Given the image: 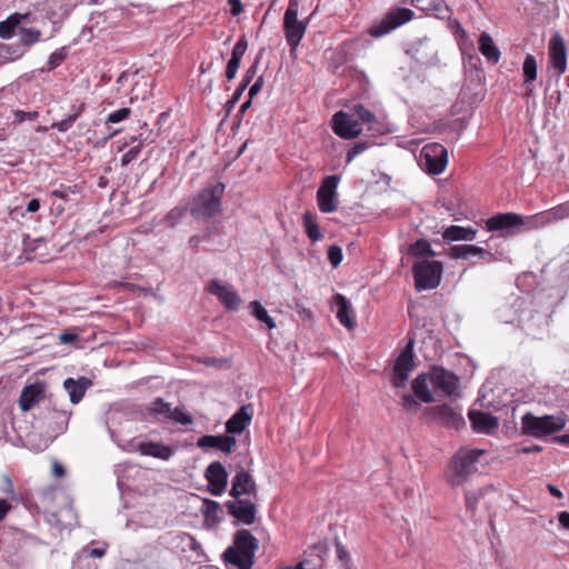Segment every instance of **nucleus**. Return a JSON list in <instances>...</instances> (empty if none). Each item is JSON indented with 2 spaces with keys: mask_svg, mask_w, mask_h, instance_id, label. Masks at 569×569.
<instances>
[{
  "mask_svg": "<svg viewBox=\"0 0 569 569\" xmlns=\"http://www.w3.org/2000/svg\"><path fill=\"white\" fill-rule=\"evenodd\" d=\"M486 453L481 449H459L450 459L445 479L452 488H458L469 482L478 472V462Z\"/></svg>",
  "mask_w": 569,
  "mask_h": 569,
  "instance_id": "obj_1",
  "label": "nucleus"
},
{
  "mask_svg": "<svg viewBox=\"0 0 569 569\" xmlns=\"http://www.w3.org/2000/svg\"><path fill=\"white\" fill-rule=\"evenodd\" d=\"M258 548V539L249 530L241 529L236 532L232 546L226 549L222 557L227 565L238 569H252Z\"/></svg>",
  "mask_w": 569,
  "mask_h": 569,
  "instance_id": "obj_2",
  "label": "nucleus"
},
{
  "mask_svg": "<svg viewBox=\"0 0 569 569\" xmlns=\"http://www.w3.org/2000/svg\"><path fill=\"white\" fill-rule=\"evenodd\" d=\"M566 422L563 413L537 417L531 412H527L521 418V431L523 435L533 438H542L562 430L566 427Z\"/></svg>",
  "mask_w": 569,
  "mask_h": 569,
  "instance_id": "obj_3",
  "label": "nucleus"
},
{
  "mask_svg": "<svg viewBox=\"0 0 569 569\" xmlns=\"http://www.w3.org/2000/svg\"><path fill=\"white\" fill-rule=\"evenodd\" d=\"M226 186L217 182L212 188H206L194 198L191 214L197 220H208L221 212V197Z\"/></svg>",
  "mask_w": 569,
  "mask_h": 569,
  "instance_id": "obj_4",
  "label": "nucleus"
},
{
  "mask_svg": "<svg viewBox=\"0 0 569 569\" xmlns=\"http://www.w3.org/2000/svg\"><path fill=\"white\" fill-rule=\"evenodd\" d=\"M300 3L298 0H290L283 16V31L290 50L293 51L305 37L309 20H299Z\"/></svg>",
  "mask_w": 569,
  "mask_h": 569,
  "instance_id": "obj_5",
  "label": "nucleus"
},
{
  "mask_svg": "<svg viewBox=\"0 0 569 569\" xmlns=\"http://www.w3.org/2000/svg\"><path fill=\"white\" fill-rule=\"evenodd\" d=\"M443 266L437 260H421L413 264L412 273L418 291L435 289L439 286Z\"/></svg>",
  "mask_w": 569,
  "mask_h": 569,
  "instance_id": "obj_6",
  "label": "nucleus"
},
{
  "mask_svg": "<svg viewBox=\"0 0 569 569\" xmlns=\"http://www.w3.org/2000/svg\"><path fill=\"white\" fill-rule=\"evenodd\" d=\"M447 162V149L440 143L426 144L420 151L419 166L429 174H440Z\"/></svg>",
  "mask_w": 569,
  "mask_h": 569,
  "instance_id": "obj_7",
  "label": "nucleus"
},
{
  "mask_svg": "<svg viewBox=\"0 0 569 569\" xmlns=\"http://www.w3.org/2000/svg\"><path fill=\"white\" fill-rule=\"evenodd\" d=\"M257 498H233V500H228L224 506L234 518V525H253L257 521Z\"/></svg>",
  "mask_w": 569,
  "mask_h": 569,
  "instance_id": "obj_8",
  "label": "nucleus"
},
{
  "mask_svg": "<svg viewBox=\"0 0 569 569\" xmlns=\"http://www.w3.org/2000/svg\"><path fill=\"white\" fill-rule=\"evenodd\" d=\"M413 16V11L408 8L390 9L386 17L370 29V34L372 37H382L412 20Z\"/></svg>",
  "mask_w": 569,
  "mask_h": 569,
  "instance_id": "obj_9",
  "label": "nucleus"
},
{
  "mask_svg": "<svg viewBox=\"0 0 569 569\" xmlns=\"http://www.w3.org/2000/svg\"><path fill=\"white\" fill-rule=\"evenodd\" d=\"M413 341H410L400 352L393 363L391 382L396 388H402L415 368Z\"/></svg>",
  "mask_w": 569,
  "mask_h": 569,
  "instance_id": "obj_10",
  "label": "nucleus"
},
{
  "mask_svg": "<svg viewBox=\"0 0 569 569\" xmlns=\"http://www.w3.org/2000/svg\"><path fill=\"white\" fill-rule=\"evenodd\" d=\"M530 218H525L517 213H499L489 218L486 222L488 230L500 231L502 233H515L521 229H529Z\"/></svg>",
  "mask_w": 569,
  "mask_h": 569,
  "instance_id": "obj_11",
  "label": "nucleus"
},
{
  "mask_svg": "<svg viewBox=\"0 0 569 569\" xmlns=\"http://www.w3.org/2000/svg\"><path fill=\"white\" fill-rule=\"evenodd\" d=\"M70 411L58 409L54 407L47 409L42 421V427L46 428L50 437L56 438L58 435L63 433L69 423Z\"/></svg>",
  "mask_w": 569,
  "mask_h": 569,
  "instance_id": "obj_12",
  "label": "nucleus"
},
{
  "mask_svg": "<svg viewBox=\"0 0 569 569\" xmlns=\"http://www.w3.org/2000/svg\"><path fill=\"white\" fill-rule=\"evenodd\" d=\"M333 131L341 138L352 139L362 132V126L353 110L351 114L340 111L333 117Z\"/></svg>",
  "mask_w": 569,
  "mask_h": 569,
  "instance_id": "obj_13",
  "label": "nucleus"
},
{
  "mask_svg": "<svg viewBox=\"0 0 569 569\" xmlns=\"http://www.w3.org/2000/svg\"><path fill=\"white\" fill-rule=\"evenodd\" d=\"M232 498H257V485L252 476L240 468L232 479V486L229 491Z\"/></svg>",
  "mask_w": 569,
  "mask_h": 569,
  "instance_id": "obj_14",
  "label": "nucleus"
},
{
  "mask_svg": "<svg viewBox=\"0 0 569 569\" xmlns=\"http://www.w3.org/2000/svg\"><path fill=\"white\" fill-rule=\"evenodd\" d=\"M207 290L212 296H216L226 309L231 311L238 310L241 298L231 286L224 284L220 280H211L207 286Z\"/></svg>",
  "mask_w": 569,
  "mask_h": 569,
  "instance_id": "obj_15",
  "label": "nucleus"
},
{
  "mask_svg": "<svg viewBox=\"0 0 569 569\" xmlns=\"http://www.w3.org/2000/svg\"><path fill=\"white\" fill-rule=\"evenodd\" d=\"M339 180H323L317 191L318 207L321 212L330 213L338 208L337 187Z\"/></svg>",
  "mask_w": 569,
  "mask_h": 569,
  "instance_id": "obj_16",
  "label": "nucleus"
},
{
  "mask_svg": "<svg viewBox=\"0 0 569 569\" xmlns=\"http://www.w3.org/2000/svg\"><path fill=\"white\" fill-rule=\"evenodd\" d=\"M430 381L436 390L446 396H452L458 386V377L442 367H433L430 372Z\"/></svg>",
  "mask_w": 569,
  "mask_h": 569,
  "instance_id": "obj_17",
  "label": "nucleus"
},
{
  "mask_svg": "<svg viewBox=\"0 0 569 569\" xmlns=\"http://www.w3.org/2000/svg\"><path fill=\"white\" fill-rule=\"evenodd\" d=\"M204 477L213 496H220L224 492L228 483V472L220 461L211 462L204 471Z\"/></svg>",
  "mask_w": 569,
  "mask_h": 569,
  "instance_id": "obj_18",
  "label": "nucleus"
},
{
  "mask_svg": "<svg viewBox=\"0 0 569 569\" xmlns=\"http://www.w3.org/2000/svg\"><path fill=\"white\" fill-rule=\"evenodd\" d=\"M549 68L557 76L562 74L567 68V51L563 39L555 34L549 42Z\"/></svg>",
  "mask_w": 569,
  "mask_h": 569,
  "instance_id": "obj_19",
  "label": "nucleus"
},
{
  "mask_svg": "<svg viewBox=\"0 0 569 569\" xmlns=\"http://www.w3.org/2000/svg\"><path fill=\"white\" fill-rule=\"evenodd\" d=\"M353 111L356 112L358 121L362 126V130L366 129L372 134H383L387 131V126L383 120L378 118L362 104H356L353 107Z\"/></svg>",
  "mask_w": 569,
  "mask_h": 569,
  "instance_id": "obj_20",
  "label": "nucleus"
},
{
  "mask_svg": "<svg viewBox=\"0 0 569 569\" xmlns=\"http://www.w3.org/2000/svg\"><path fill=\"white\" fill-rule=\"evenodd\" d=\"M569 217V201L558 204L550 210L530 217L528 228L543 227Z\"/></svg>",
  "mask_w": 569,
  "mask_h": 569,
  "instance_id": "obj_21",
  "label": "nucleus"
},
{
  "mask_svg": "<svg viewBox=\"0 0 569 569\" xmlns=\"http://www.w3.org/2000/svg\"><path fill=\"white\" fill-rule=\"evenodd\" d=\"M410 4L441 20H449L452 16V10L445 0H410Z\"/></svg>",
  "mask_w": 569,
  "mask_h": 569,
  "instance_id": "obj_22",
  "label": "nucleus"
},
{
  "mask_svg": "<svg viewBox=\"0 0 569 569\" xmlns=\"http://www.w3.org/2000/svg\"><path fill=\"white\" fill-rule=\"evenodd\" d=\"M237 440L230 435L202 436L198 439L197 446L201 449H217L224 453H230L236 447Z\"/></svg>",
  "mask_w": 569,
  "mask_h": 569,
  "instance_id": "obj_23",
  "label": "nucleus"
},
{
  "mask_svg": "<svg viewBox=\"0 0 569 569\" xmlns=\"http://www.w3.org/2000/svg\"><path fill=\"white\" fill-rule=\"evenodd\" d=\"M429 415L441 425L458 428L463 425L462 416L449 405H441L428 409Z\"/></svg>",
  "mask_w": 569,
  "mask_h": 569,
  "instance_id": "obj_24",
  "label": "nucleus"
},
{
  "mask_svg": "<svg viewBox=\"0 0 569 569\" xmlns=\"http://www.w3.org/2000/svg\"><path fill=\"white\" fill-rule=\"evenodd\" d=\"M469 420L475 431L481 433H492L498 428V419L490 412L470 410Z\"/></svg>",
  "mask_w": 569,
  "mask_h": 569,
  "instance_id": "obj_25",
  "label": "nucleus"
},
{
  "mask_svg": "<svg viewBox=\"0 0 569 569\" xmlns=\"http://www.w3.org/2000/svg\"><path fill=\"white\" fill-rule=\"evenodd\" d=\"M44 398V385L41 382L26 386L19 398V406L22 411H29Z\"/></svg>",
  "mask_w": 569,
  "mask_h": 569,
  "instance_id": "obj_26",
  "label": "nucleus"
},
{
  "mask_svg": "<svg viewBox=\"0 0 569 569\" xmlns=\"http://www.w3.org/2000/svg\"><path fill=\"white\" fill-rule=\"evenodd\" d=\"M449 256L452 259H468L471 257H479L485 261L493 259V254L490 251L475 244L453 246L449 250Z\"/></svg>",
  "mask_w": 569,
  "mask_h": 569,
  "instance_id": "obj_27",
  "label": "nucleus"
},
{
  "mask_svg": "<svg viewBox=\"0 0 569 569\" xmlns=\"http://www.w3.org/2000/svg\"><path fill=\"white\" fill-rule=\"evenodd\" d=\"M251 419H252L251 406H242L226 422V431L231 435H240L247 428V426L251 422Z\"/></svg>",
  "mask_w": 569,
  "mask_h": 569,
  "instance_id": "obj_28",
  "label": "nucleus"
},
{
  "mask_svg": "<svg viewBox=\"0 0 569 569\" xmlns=\"http://www.w3.org/2000/svg\"><path fill=\"white\" fill-rule=\"evenodd\" d=\"M333 299L337 306V318L339 322L347 329L352 330L356 327V321L350 301L340 293H337Z\"/></svg>",
  "mask_w": 569,
  "mask_h": 569,
  "instance_id": "obj_29",
  "label": "nucleus"
},
{
  "mask_svg": "<svg viewBox=\"0 0 569 569\" xmlns=\"http://www.w3.org/2000/svg\"><path fill=\"white\" fill-rule=\"evenodd\" d=\"M91 385H92L91 380L86 377H81L78 380L68 378L63 382V387H64L66 391L69 393L70 401L73 405H77L81 401L87 389Z\"/></svg>",
  "mask_w": 569,
  "mask_h": 569,
  "instance_id": "obj_30",
  "label": "nucleus"
},
{
  "mask_svg": "<svg viewBox=\"0 0 569 569\" xmlns=\"http://www.w3.org/2000/svg\"><path fill=\"white\" fill-rule=\"evenodd\" d=\"M477 230L471 227L450 226L442 232V238L446 241H472L476 238Z\"/></svg>",
  "mask_w": 569,
  "mask_h": 569,
  "instance_id": "obj_31",
  "label": "nucleus"
},
{
  "mask_svg": "<svg viewBox=\"0 0 569 569\" xmlns=\"http://www.w3.org/2000/svg\"><path fill=\"white\" fill-rule=\"evenodd\" d=\"M479 50L483 54V57L491 63H498L500 59V50L495 44L491 36L487 32H482L479 37Z\"/></svg>",
  "mask_w": 569,
  "mask_h": 569,
  "instance_id": "obj_32",
  "label": "nucleus"
},
{
  "mask_svg": "<svg viewBox=\"0 0 569 569\" xmlns=\"http://www.w3.org/2000/svg\"><path fill=\"white\" fill-rule=\"evenodd\" d=\"M139 451L143 456H150L162 460H168L173 455V451L170 447L159 442L140 443Z\"/></svg>",
  "mask_w": 569,
  "mask_h": 569,
  "instance_id": "obj_33",
  "label": "nucleus"
},
{
  "mask_svg": "<svg viewBox=\"0 0 569 569\" xmlns=\"http://www.w3.org/2000/svg\"><path fill=\"white\" fill-rule=\"evenodd\" d=\"M139 451L143 456H150L162 460H168L173 455V451L170 447L159 442L140 443Z\"/></svg>",
  "mask_w": 569,
  "mask_h": 569,
  "instance_id": "obj_34",
  "label": "nucleus"
},
{
  "mask_svg": "<svg viewBox=\"0 0 569 569\" xmlns=\"http://www.w3.org/2000/svg\"><path fill=\"white\" fill-rule=\"evenodd\" d=\"M29 13H12L0 22V38L8 40L14 34V29L23 21H28Z\"/></svg>",
  "mask_w": 569,
  "mask_h": 569,
  "instance_id": "obj_35",
  "label": "nucleus"
},
{
  "mask_svg": "<svg viewBox=\"0 0 569 569\" xmlns=\"http://www.w3.org/2000/svg\"><path fill=\"white\" fill-rule=\"evenodd\" d=\"M495 488L492 485L478 488L476 490H467L465 492V506L467 512L470 513L471 517H473L478 510V502L480 499L485 497L486 493L489 491H492Z\"/></svg>",
  "mask_w": 569,
  "mask_h": 569,
  "instance_id": "obj_36",
  "label": "nucleus"
},
{
  "mask_svg": "<svg viewBox=\"0 0 569 569\" xmlns=\"http://www.w3.org/2000/svg\"><path fill=\"white\" fill-rule=\"evenodd\" d=\"M412 391L415 396L422 402L430 403L433 401V395L428 387V375L420 373L412 381Z\"/></svg>",
  "mask_w": 569,
  "mask_h": 569,
  "instance_id": "obj_37",
  "label": "nucleus"
},
{
  "mask_svg": "<svg viewBox=\"0 0 569 569\" xmlns=\"http://www.w3.org/2000/svg\"><path fill=\"white\" fill-rule=\"evenodd\" d=\"M538 64L532 54H527L522 63L523 83L527 87V94L530 96L533 89L530 84L537 79Z\"/></svg>",
  "mask_w": 569,
  "mask_h": 569,
  "instance_id": "obj_38",
  "label": "nucleus"
},
{
  "mask_svg": "<svg viewBox=\"0 0 569 569\" xmlns=\"http://www.w3.org/2000/svg\"><path fill=\"white\" fill-rule=\"evenodd\" d=\"M408 252L413 257L431 258L436 256V252L431 248L430 243L425 239H419L415 243H412L409 247Z\"/></svg>",
  "mask_w": 569,
  "mask_h": 569,
  "instance_id": "obj_39",
  "label": "nucleus"
},
{
  "mask_svg": "<svg viewBox=\"0 0 569 569\" xmlns=\"http://www.w3.org/2000/svg\"><path fill=\"white\" fill-rule=\"evenodd\" d=\"M257 70H258V62H254L253 64H251V66L247 69V71H246V73H244V76H243V78H242V80H241V82H240L239 87L237 88V90H236V91H234V93H233L232 100H233L234 102H236V101H238V100L240 99V97H241V94L243 93V91H244V90L247 89V87L250 84V82L252 81V79L254 78V76H256V73H257Z\"/></svg>",
  "mask_w": 569,
  "mask_h": 569,
  "instance_id": "obj_40",
  "label": "nucleus"
},
{
  "mask_svg": "<svg viewBox=\"0 0 569 569\" xmlns=\"http://www.w3.org/2000/svg\"><path fill=\"white\" fill-rule=\"evenodd\" d=\"M252 315L261 322H264L269 329L276 327L274 320L269 316L268 311L259 301L250 302Z\"/></svg>",
  "mask_w": 569,
  "mask_h": 569,
  "instance_id": "obj_41",
  "label": "nucleus"
},
{
  "mask_svg": "<svg viewBox=\"0 0 569 569\" xmlns=\"http://www.w3.org/2000/svg\"><path fill=\"white\" fill-rule=\"evenodd\" d=\"M202 511L207 521L216 523L220 520L219 512L221 511V507L217 501L204 499Z\"/></svg>",
  "mask_w": 569,
  "mask_h": 569,
  "instance_id": "obj_42",
  "label": "nucleus"
},
{
  "mask_svg": "<svg viewBox=\"0 0 569 569\" xmlns=\"http://www.w3.org/2000/svg\"><path fill=\"white\" fill-rule=\"evenodd\" d=\"M18 34L20 42L27 47L39 42L41 38V31L33 28H20Z\"/></svg>",
  "mask_w": 569,
  "mask_h": 569,
  "instance_id": "obj_43",
  "label": "nucleus"
},
{
  "mask_svg": "<svg viewBox=\"0 0 569 569\" xmlns=\"http://www.w3.org/2000/svg\"><path fill=\"white\" fill-rule=\"evenodd\" d=\"M303 224L307 231L308 237L312 241H318L322 238V233L320 231L319 226L313 221L312 214L310 212H306L303 214Z\"/></svg>",
  "mask_w": 569,
  "mask_h": 569,
  "instance_id": "obj_44",
  "label": "nucleus"
},
{
  "mask_svg": "<svg viewBox=\"0 0 569 569\" xmlns=\"http://www.w3.org/2000/svg\"><path fill=\"white\" fill-rule=\"evenodd\" d=\"M187 209L183 207H176L170 210L164 217V222L168 227L174 228L180 219L186 214Z\"/></svg>",
  "mask_w": 569,
  "mask_h": 569,
  "instance_id": "obj_45",
  "label": "nucleus"
},
{
  "mask_svg": "<svg viewBox=\"0 0 569 569\" xmlns=\"http://www.w3.org/2000/svg\"><path fill=\"white\" fill-rule=\"evenodd\" d=\"M67 58V49L66 47L59 48L53 51L48 59V69L53 70L59 67L62 61Z\"/></svg>",
  "mask_w": 569,
  "mask_h": 569,
  "instance_id": "obj_46",
  "label": "nucleus"
},
{
  "mask_svg": "<svg viewBox=\"0 0 569 569\" xmlns=\"http://www.w3.org/2000/svg\"><path fill=\"white\" fill-rule=\"evenodd\" d=\"M171 405L166 402L162 398H157L150 403V410L157 415H166L167 418L171 411Z\"/></svg>",
  "mask_w": 569,
  "mask_h": 569,
  "instance_id": "obj_47",
  "label": "nucleus"
},
{
  "mask_svg": "<svg viewBox=\"0 0 569 569\" xmlns=\"http://www.w3.org/2000/svg\"><path fill=\"white\" fill-rule=\"evenodd\" d=\"M168 419H170L174 422H178L180 425H183V426L190 425L193 421L192 417L190 415L183 412L181 408L171 409Z\"/></svg>",
  "mask_w": 569,
  "mask_h": 569,
  "instance_id": "obj_48",
  "label": "nucleus"
},
{
  "mask_svg": "<svg viewBox=\"0 0 569 569\" xmlns=\"http://www.w3.org/2000/svg\"><path fill=\"white\" fill-rule=\"evenodd\" d=\"M131 113L130 108H121L108 114L107 123H118L126 120Z\"/></svg>",
  "mask_w": 569,
  "mask_h": 569,
  "instance_id": "obj_49",
  "label": "nucleus"
},
{
  "mask_svg": "<svg viewBox=\"0 0 569 569\" xmlns=\"http://www.w3.org/2000/svg\"><path fill=\"white\" fill-rule=\"evenodd\" d=\"M247 49H248L247 38H246V36H241L232 49L231 57L242 59Z\"/></svg>",
  "mask_w": 569,
  "mask_h": 569,
  "instance_id": "obj_50",
  "label": "nucleus"
},
{
  "mask_svg": "<svg viewBox=\"0 0 569 569\" xmlns=\"http://www.w3.org/2000/svg\"><path fill=\"white\" fill-rule=\"evenodd\" d=\"M402 407L410 412H416L419 409V402L415 399L412 395L403 393L401 397Z\"/></svg>",
  "mask_w": 569,
  "mask_h": 569,
  "instance_id": "obj_51",
  "label": "nucleus"
},
{
  "mask_svg": "<svg viewBox=\"0 0 569 569\" xmlns=\"http://www.w3.org/2000/svg\"><path fill=\"white\" fill-rule=\"evenodd\" d=\"M241 59L231 57L227 63L226 78L230 81L236 78Z\"/></svg>",
  "mask_w": 569,
  "mask_h": 569,
  "instance_id": "obj_52",
  "label": "nucleus"
},
{
  "mask_svg": "<svg viewBox=\"0 0 569 569\" xmlns=\"http://www.w3.org/2000/svg\"><path fill=\"white\" fill-rule=\"evenodd\" d=\"M328 259L333 267H338L342 260V250L338 246H331L328 250Z\"/></svg>",
  "mask_w": 569,
  "mask_h": 569,
  "instance_id": "obj_53",
  "label": "nucleus"
},
{
  "mask_svg": "<svg viewBox=\"0 0 569 569\" xmlns=\"http://www.w3.org/2000/svg\"><path fill=\"white\" fill-rule=\"evenodd\" d=\"M74 123V116H68L67 118L52 123V128L57 129L60 132L68 131L72 124Z\"/></svg>",
  "mask_w": 569,
  "mask_h": 569,
  "instance_id": "obj_54",
  "label": "nucleus"
},
{
  "mask_svg": "<svg viewBox=\"0 0 569 569\" xmlns=\"http://www.w3.org/2000/svg\"><path fill=\"white\" fill-rule=\"evenodd\" d=\"M367 149L366 142H357L352 148H350L347 152V161L350 162L358 154L362 153Z\"/></svg>",
  "mask_w": 569,
  "mask_h": 569,
  "instance_id": "obj_55",
  "label": "nucleus"
},
{
  "mask_svg": "<svg viewBox=\"0 0 569 569\" xmlns=\"http://www.w3.org/2000/svg\"><path fill=\"white\" fill-rule=\"evenodd\" d=\"M38 117V112H27L23 110L14 111V120L17 122L32 121Z\"/></svg>",
  "mask_w": 569,
  "mask_h": 569,
  "instance_id": "obj_56",
  "label": "nucleus"
},
{
  "mask_svg": "<svg viewBox=\"0 0 569 569\" xmlns=\"http://www.w3.org/2000/svg\"><path fill=\"white\" fill-rule=\"evenodd\" d=\"M262 86H263V77L260 76L256 79V81L253 82V84L250 87L249 89V98L252 99L253 97H256L260 90L262 89Z\"/></svg>",
  "mask_w": 569,
  "mask_h": 569,
  "instance_id": "obj_57",
  "label": "nucleus"
},
{
  "mask_svg": "<svg viewBox=\"0 0 569 569\" xmlns=\"http://www.w3.org/2000/svg\"><path fill=\"white\" fill-rule=\"evenodd\" d=\"M138 153H139V147H132L123 154L122 162L128 163V162L132 161L137 157Z\"/></svg>",
  "mask_w": 569,
  "mask_h": 569,
  "instance_id": "obj_58",
  "label": "nucleus"
},
{
  "mask_svg": "<svg viewBox=\"0 0 569 569\" xmlns=\"http://www.w3.org/2000/svg\"><path fill=\"white\" fill-rule=\"evenodd\" d=\"M337 556L338 559L342 562H347L350 560L349 553L339 542H337Z\"/></svg>",
  "mask_w": 569,
  "mask_h": 569,
  "instance_id": "obj_59",
  "label": "nucleus"
},
{
  "mask_svg": "<svg viewBox=\"0 0 569 569\" xmlns=\"http://www.w3.org/2000/svg\"><path fill=\"white\" fill-rule=\"evenodd\" d=\"M558 520H559L560 526L563 529L569 530V512L568 511H561L558 515Z\"/></svg>",
  "mask_w": 569,
  "mask_h": 569,
  "instance_id": "obj_60",
  "label": "nucleus"
},
{
  "mask_svg": "<svg viewBox=\"0 0 569 569\" xmlns=\"http://www.w3.org/2000/svg\"><path fill=\"white\" fill-rule=\"evenodd\" d=\"M78 339V336L76 333L64 331L60 335V341L62 343H71Z\"/></svg>",
  "mask_w": 569,
  "mask_h": 569,
  "instance_id": "obj_61",
  "label": "nucleus"
},
{
  "mask_svg": "<svg viewBox=\"0 0 569 569\" xmlns=\"http://www.w3.org/2000/svg\"><path fill=\"white\" fill-rule=\"evenodd\" d=\"M10 509L11 505L7 500L0 499V521L6 518Z\"/></svg>",
  "mask_w": 569,
  "mask_h": 569,
  "instance_id": "obj_62",
  "label": "nucleus"
},
{
  "mask_svg": "<svg viewBox=\"0 0 569 569\" xmlns=\"http://www.w3.org/2000/svg\"><path fill=\"white\" fill-rule=\"evenodd\" d=\"M3 480L6 482V487L2 489V491L8 496L14 495L13 483L9 476H3Z\"/></svg>",
  "mask_w": 569,
  "mask_h": 569,
  "instance_id": "obj_63",
  "label": "nucleus"
},
{
  "mask_svg": "<svg viewBox=\"0 0 569 569\" xmlns=\"http://www.w3.org/2000/svg\"><path fill=\"white\" fill-rule=\"evenodd\" d=\"M231 13L238 16L242 11V3L240 0H230Z\"/></svg>",
  "mask_w": 569,
  "mask_h": 569,
  "instance_id": "obj_64",
  "label": "nucleus"
}]
</instances>
